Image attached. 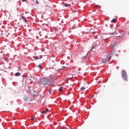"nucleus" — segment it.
Returning <instances> with one entry per match:
<instances>
[{
	"instance_id": "1",
	"label": "nucleus",
	"mask_w": 129,
	"mask_h": 129,
	"mask_svg": "<svg viewBox=\"0 0 129 129\" xmlns=\"http://www.w3.org/2000/svg\"><path fill=\"white\" fill-rule=\"evenodd\" d=\"M39 83L40 84H42L44 86H49L50 84H51L50 81H47V79H46V78H42L40 79L39 81Z\"/></svg>"
},
{
	"instance_id": "2",
	"label": "nucleus",
	"mask_w": 129,
	"mask_h": 129,
	"mask_svg": "<svg viewBox=\"0 0 129 129\" xmlns=\"http://www.w3.org/2000/svg\"><path fill=\"white\" fill-rule=\"evenodd\" d=\"M110 58H111V54H108L106 58L102 59L101 63L103 64H105V63L107 62V61H108Z\"/></svg>"
},
{
	"instance_id": "3",
	"label": "nucleus",
	"mask_w": 129,
	"mask_h": 129,
	"mask_svg": "<svg viewBox=\"0 0 129 129\" xmlns=\"http://www.w3.org/2000/svg\"><path fill=\"white\" fill-rule=\"evenodd\" d=\"M121 76L124 80H127V75H126V72H125V71H122Z\"/></svg>"
},
{
	"instance_id": "4",
	"label": "nucleus",
	"mask_w": 129,
	"mask_h": 129,
	"mask_svg": "<svg viewBox=\"0 0 129 129\" xmlns=\"http://www.w3.org/2000/svg\"><path fill=\"white\" fill-rule=\"evenodd\" d=\"M48 111H49V109L46 108L45 110L42 111L41 113H46L48 112Z\"/></svg>"
},
{
	"instance_id": "5",
	"label": "nucleus",
	"mask_w": 129,
	"mask_h": 129,
	"mask_svg": "<svg viewBox=\"0 0 129 129\" xmlns=\"http://www.w3.org/2000/svg\"><path fill=\"white\" fill-rule=\"evenodd\" d=\"M64 6L66 7V8H68L71 7V4H64Z\"/></svg>"
},
{
	"instance_id": "6",
	"label": "nucleus",
	"mask_w": 129,
	"mask_h": 129,
	"mask_svg": "<svg viewBox=\"0 0 129 129\" xmlns=\"http://www.w3.org/2000/svg\"><path fill=\"white\" fill-rule=\"evenodd\" d=\"M110 35H117V32H116V31H115L114 32L111 33H110Z\"/></svg>"
},
{
	"instance_id": "7",
	"label": "nucleus",
	"mask_w": 129,
	"mask_h": 129,
	"mask_svg": "<svg viewBox=\"0 0 129 129\" xmlns=\"http://www.w3.org/2000/svg\"><path fill=\"white\" fill-rule=\"evenodd\" d=\"M21 76V73H16L15 74V76L18 77Z\"/></svg>"
},
{
	"instance_id": "8",
	"label": "nucleus",
	"mask_w": 129,
	"mask_h": 129,
	"mask_svg": "<svg viewBox=\"0 0 129 129\" xmlns=\"http://www.w3.org/2000/svg\"><path fill=\"white\" fill-rule=\"evenodd\" d=\"M22 18L23 19V20L24 21V22H25V23H27V19H26V18H25V17L22 16Z\"/></svg>"
},
{
	"instance_id": "9",
	"label": "nucleus",
	"mask_w": 129,
	"mask_h": 129,
	"mask_svg": "<svg viewBox=\"0 0 129 129\" xmlns=\"http://www.w3.org/2000/svg\"><path fill=\"white\" fill-rule=\"evenodd\" d=\"M59 91H60V92H62V91H63V87H60L59 89H58Z\"/></svg>"
},
{
	"instance_id": "10",
	"label": "nucleus",
	"mask_w": 129,
	"mask_h": 129,
	"mask_svg": "<svg viewBox=\"0 0 129 129\" xmlns=\"http://www.w3.org/2000/svg\"><path fill=\"white\" fill-rule=\"evenodd\" d=\"M38 59H42V56H40L39 57L38 56H36L35 59L38 60Z\"/></svg>"
},
{
	"instance_id": "11",
	"label": "nucleus",
	"mask_w": 129,
	"mask_h": 129,
	"mask_svg": "<svg viewBox=\"0 0 129 129\" xmlns=\"http://www.w3.org/2000/svg\"><path fill=\"white\" fill-rule=\"evenodd\" d=\"M112 23H116V19L113 18L112 20Z\"/></svg>"
},
{
	"instance_id": "12",
	"label": "nucleus",
	"mask_w": 129,
	"mask_h": 129,
	"mask_svg": "<svg viewBox=\"0 0 129 129\" xmlns=\"http://www.w3.org/2000/svg\"><path fill=\"white\" fill-rule=\"evenodd\" d=\"M116 46V43H114L113 45H111V48H114Z\"/></svg>"
},
{
	"instance_id": "13",
	"label": "nucleus",
	"mask_w": 129,
	"mask_h": 129,
	"mask_svg": "<svg viewBox=\"0 0 129 129\" xmlns=\"http://www.w3.org/2000/svg\"><path fill=\"white\" fill-rule=\"evenodd\" d=\"M85 89H86V87H82L81 88V90H85Z\"/></svg>"
},
{
	"instance_id": "14",
	"label": "nucleus",
	"mask_w": 129,
	"mask_h": 129,
	"mask_svg": "<svg viewBox=\"0 0 129 129\" xmlns=\"http://www.w3.org/2000/svg\"><path fill=\"white\" fill-rule=\"evenodd\" d=\"M34 119H36V117H32L31 118V120H34Z\"/></svg>"
},
{
	"instance_id": "15",
	"label": "nucleus",
	"mask_w": 129,
	"mask_h": 129,
	"mask_svg": "<svg viewBox=\"0 0 129 129\" xmlns=\"http://www.w3.org/2000/svg\"><path fill=\"white\" fill-rule=\"evenodd\" d=\"M62 69H64V67H61L60 68H59V70H62Z\"/></svg>"
},
{
	"instance_id": "16",
	"label": "nucleus",
	"mask_w": 129,
	"mask_h": 129,
	"mask_svg": "<svg viewBox=\"0 0 129 129\" xmlns=\"http://www.w3.org/2000/svg\"><path fill=\"white\" fill-rule=\"evenodd\" d=\"M38 67L39 68H41L42 67V64H39V65L38 66Z\"/></svg>"
},
{
	"instance_id": "17",
	"label": "nucleus",
	"mask_w": 129,
	"mask_h": 129,
	"mask_svg": "<svg viewBox=\"0 0 129 129\" xmlns=\"http://www.w3.org/2000/svg\"><path fill=\"white\" fill-rule=\"evenodd\" d=\"M36 4H37V5H39V1H38V0L36 1Z\"/></svg>"
},
{
	"instance_id": "18",
	"label": "nucleus",
	"mask_w": 129,
	"mask_h": 129,
	"mask_svg": "<svg viewBox=\"0 0 129 129\" xmlns=\"http://www.w3.org/2000/svg\"><path fill=\"white\" fill-rule=\"evenodd\" d=\"M116 38H117V39H120V36H117V37H116Z\"/></svg>"
},
{
	"instance_id": "19",
	"label": "nucleus",
	"mask_w": 129,
	"mask_h": 129,
	"mask_svg": "<svg viewBox=\"0 0 129 129\" xmlns=\"http://www.w3.org/2000/svg\"><path fill=\"white\" fill-rule=\"evenodd\" d=\"M29 98L28 97H26L24 98V100H27V99H28Z\"/></svg>"
},
{
	"instance_id": "20",
	"label": "nucleus",
	"mask_w": 129,
	"mask_h": 129,
	"mask_svg": "<svg viewBox=\"0 0 129 129\" xmlns=\"http://www.w3.org/2000/svg\"><path fill=\"white\" fill-rule=\"evenodd\" d=\"M65 128V126H62L60 129H64Z\"/></svg>"
},
{
	"instance_id": "21",
	"label": "nucleus",
	"mask_w": 129,
	"mask_h": 129,
	"mask_svg": "<svg viewBox=\"0 0 129 129\" xmlns=\"http://www.w3.org/2000/svg\"><path fill=\"white\" fill-rule=\"evenodd\" d=\"M51 92H52V90H50V91H49L50 94H51Z\"/></svg>"
},
{
	"instance_id": "22",
	"label": "nucleus",
	"mask_w": 129,
	"mask_h": 129,
	"mask_svg": "<svg viewBox=\"0 0 129 129\" xmlns=\"http://www.w3.org/2000/svg\"><path fill=\"white\" fill-rule=\"evenodd\" d=\"M95 8H99V7H98V5H96V6H95Z\"/></svg>"
},
{
	"instance_id": "23",
	"label": "nucleus",
	"mask_w": 129,
	"mask_h": 129,
	"mask_svg": "<svg viewBox=\"0 0 129 129\" xmlns=\"http://www.w3.org/2000/svg\"><path fill=\"white\" fill-rule=\"evenodd\" d=\"M96 33V32L94 31L93 32V34H95Z\"/></svg>"
},
{
	"instance_id": "24",
	"label": "nucleus",
	"mask_w": 129,
	"mask_h": 129,
	"mask_svg": "<svg viewBox=\"0 0 129 129\" xmlns=\"http://www.w3.org/2000/svg\"><path fill=\"white\" fill-rule=\"evenodd\" d=\"M22 2H26V0H22Z\"/></svg>"
},
{
	"instance_id": "25",
	"label": "nucleus",
	"mask_w": 129,
	"mask_h": 129,
	"mask_svg": "<svg viewBox=\"0 0 129 129\" xmlns=\"http://www.w3.org/2000/svg\"><path fill=\"white\" fill-rule=\"evenodd\" d=\"M55 32H57V29H55Z\"/></svg>"
},
{
	"instance_id": "26",
	"label": "nucleus",
	"mask_w": 129,
	"mask_h": 129,
	"mask_svg": "<svg viewBox=\"0 0 129 129\" xmlns=\"http://www.w3.org/2000/svg\"><path fill=\"white\" fill-rule=\"evenodd\" d=\"M5 60H8V58H5Z\"/></svg>"
},
{
	"instance_id": "27",
	"label": "nucleus",
	"mask_w": 129,
	"mask_h": 129,
	"mask_svg": "<svg viewBox=\"0 0 129 129\" xmlns=\"http://www.w3.org/2000/svg\"><path fill=\"white\" fill-rule=\"evenodd\" d=\"M0 99H2V97L0 96Z\"/></svg>"
},
{
	"instance_id": "28",
	"label": "nucleus",
	"mask_w": 129,
	"mask_h": 129,
	"mask_svg": "<svg viewBox=\"0 0 129 129\" xmlns=\"http://www.w3.org/2000/svg\"><path fill=\"white\" fill-rule=\"evenodd\" d=\"M32 2H34V0H32Z\"/></svg>"
}]
</instances>
